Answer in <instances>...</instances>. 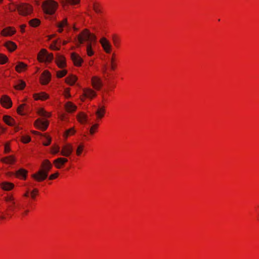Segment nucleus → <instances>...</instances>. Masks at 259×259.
Here are the masks:
<instances>
[{
    "mask_svg": "<svg viewBox=\"0 0 259 259\" xmlns=\"http://www.w3.org/2000/svg\"><path fill=\"white\" fill-rule=\"evenodd\" d=\"M52 167V164L48 160H45L41 163V168L36 173L32 175V177L37 182L45 180L48 176V172Z\"/></svg>",
    "mask_w": 259,
    "mask_h": 259,
    "instance_id": "1",
    "label": "nucleus"
},
{
    "mask_svg": "<svg viewBox=\"0 0 259 259\" xmlns=\"http://www.w3.org/2000/svg\"><path fill=\"white\" fill-rule=\"evenodd\" d=\"M77 40L79 46L82 44L84 41L94 45L96 42V36L94 34L90 33L88 30H84L78 35Z\"/></svg>",
    "mask_w": 259,
    "mask_h": 259,
    "instance_id": "2",
    "label": "nucleus"
},
{
    "mask_svg": "<svg viewBox=\"0 0 259 259\" xmlns=\"http://www.w3.org/2000/svg\"><path fill=\"white\" fill-rule=\"evenodd\" d=\"M58 4L53 0L45 1L42 5L44 12L49 15H53L55 13L58 7Z\"/></svg>",
    "mask_w": 259,
    "mask_h": 259,
    "instance_id": "3",
    "label": "nucleus"
},
{
    "mask_svg": "<svg viewBox=\"0 0 259 259\" xmlns=\"http://www.w3.org/2000/svg\"><path fill=\"white\" fill-rule=\"evenodd\" d=\"M16 9L20 14L25 16L29 14L32 10L31 6L27 4H22L14 8H10V10L12 11H15Z\"/></svg>",
    "mask_w": 259,
    "mask_h": 259,
    "instance_id": "4",
    "label": "nucleus"
},
{
    "mask_svg": "<svg viewBox=\"0 0 259 259\" xmlns=\"http://www.w3.org/2000/svg\"><path fill=\"white\" fill-rule=\"evenodd\" d=\"M37 58L40 62H51L53 59V55L49 54L45 49H41L38 54Z\"/></svg>",
    "mask_w": 259,
    "mask_h": 259,
    "instance_id": "5",
    "label": "nucleus"
},
{
    "mask_svg": "<svg viewBox=\"0 0 259 259\" xmlns=\"http://www.w3.org/2000/svg\"><path fill=\"white\" fill-rule=\"evenodd\" d=\"M73 151V147L70 144H66L62 146L60 154L62 156L68 157Z\"/></svg>",
    "mask_w": 259,
    "mask_h": 259,
    "instance_id": "6",
    "label": "nucleus"
},
{
    "mask_svg": "<svg viewBox=\"0 0 259 259\" xmlns=\"http://www.w3.org/2000/svg\"><path fill=\"white\" fill-rule=\"evenodd\" d=\"M101 46L106 53H110L112 49V46L110 42L105 38L102 37L100 40Z\"/></svg>",
    "mask_w": 259,
    "mask_h": 259,
    "instance_id": "7",
    "label": "nucleus"
},
{
    "mask_svg": "<svg viewBox=\"0 0 259 259\" xmlns=\"http://www.w3.org/2000/svg\"><path fill=\"white\" fill-rule=\"evenodd\" d=\"M49 125L47 120L42 121L40 119H37L34 122V125L37 128L44 131L47 130Z\"/></svg>",
    "mask_w": 259,
    "mask_h": 259,
    "instance_id": "8",
    "label": "nucleus"
},
{
    "mask_svg": "<svg viewBox=\"0 0 259 259\" xmlns=\"http://www.w3.org/2000/svg\"><path fill=\"white\" fill-rule=\"evenodd\" d=\"M1 103L3 107L6 108H9L12 105L11 99L7 95H4L2 97Z\"/></svg>",
    "mask_w": 259,
    "mask_h": 259,
    "instance_id": "9",
    "label": "nucleus"
},
{
    "mask_svg": "<svg viewBox=\"0 0 259 259\" xmlns=\"http://www.w3.org/2000/svg\"><path fill=\"white\" fill-rule=\"evenodd\" d=\"M67 161V159L63 157H59L55 159L53 162L56 168H61V167Z\"/></svg>",
    "mask_w": 259,
    "mask_h": 259,
    "instance_id": "10",
    "label": "nucleus"
},
{
    "mask_svg": "<svg viewBox=\"0 0 259 259\" xmlns=\"http://www.w3.org/2000/svg\"><path fill=\"white\" fill-rule=\"evenodd\" d=\"M71 59L74 64L76 66H80L83 62L82 59L78 55L74 53L71 54Z\"/></svg>",
    "mask_w": 259,
    "mask_h": 259,
    "instance_id": "11",
    "label": "nucleus"
},
{
    "mask_svg": "<svg viewBox=\"0 0 259 259\" xmlns=\"http://www.w3.org/2000/svg\"><path fill=\"white\" fill-rule=\"evenodd\" d=\"M65 108L67 112L72 113L76 110L77 107L72 103L68 102L65 104Z\"/></svg>",
    "mask_w": 259,
    "mask_h": 259,
    "instance_id": "12",
    "label": "nucleus"
},
{
    "mask_svg": "<svg viewBox=\"0 0 259 259\" xmlns=\"http://www.w3.org/2000/svg\"><path fill=\"white\" fill-rule=\"evenodd\" d=\"M56 61L59 67L64 68L66 66L65 59L63 56L58 55Z\"/></svg>",
    "mask_w": 259,
    "mask_h": 259,
    "instance_id": "13",
    "label": "nucleus"
},
{
    "mask_svg": "<svg viewBox=\"0 0 259 259\" xmlns=\"http://www.w3.org/2000/svg\"><path fill=\"white\" fill-rule=\"evenodd\" d=\"M51 74L48 70H45L41 74L39 81H50Z\"/></svg>",
    "mask_w": 259,
    "mask_h": 259,
    "instance_id": "14",
    "label": "nucleus"
},
{
    "mask_svg": "<svg viewBox=\"0 0 259 259\" xmlns=\"http://www.w3.org/2000/svg\"><path fill=\"white\" fill-rule=\"evenodd\" d=\"M16 31L14 29L11 27H7L5 28L2 31V34L4 36H7L14 34Z\"/></svg>",
    "mask_w": 259,
    "mask_h": 259,
    "instance_id": "15",
    "label": "nucleus"
},
{
    "mask_svg": "<svg viewBox=\"0 0 259 259\" xmlns=\"http://www.w3.org/2000/svg\"><path fill=\"white\" fill-rule=\"evenodd\" d=\"M33 97L35 100H45L49 98V95L44 92H41L38 94H34Z\"/></svg>",
    "mask_w": 259,
    "mask_h": 259,
    "instance_id": "16",
    "label": "nucleus"
},
{
    "mask_svg": "<svg viewBox=\"0 0 259 259\" xmlns=\"http://www.w3.org/2000/svg\"><path fill=\"white\" fill-rule=\"evenodd\" d=\"M1 187L4 190L10 191L13 188L14 184L10 182H5L1 184Z\"/></svg>",
    "mask_w": 259,
    "mask_h": 259,
    "instance_id": "17",
    "label": "nucleus"
},
{
    "mask_svg": "<svg viewBox=\"0 0 259 259\" xmlns=\"http://www.w3.org/2000/svg\"><path fill=\"white\" fill-rule=\"evenodd\" d=\"M84 95L88 98H92L96 96V93L92 90L86 88L83 90Z\"/></svg>",
    "mask_w": 259,
    "mask_h": 259,
    "instance_id": "18",
    "label": "nucleus"
},
{
    "mask_svg": "<svg viewBox=\"0 0 259 259\" xmlns=\"http://www.w3.org/2000/svg\"><path fill=\"white\" fill-rule=\"evenodd\" d=\"M105 112V107L99 106L97 110L95 112L96 115L98 118H102L104 115Z\"/></svg>",
    "mask_w": 259,
    "mask_h": 259,
    "instance_id": "19",
    "label": "nucleus"
},
{
    "mask_svg": "<svg viewBox=\"0 0 259 259\" xmlns=\"http://www.w3.org/2000/svg\"><path fill=\"white\" fill-rule=\"evenodd\" d=\"M5 46L11 52L14 51L17 48L16 45L11 41L6 42Z\"/></svg>",
    "mask_w": 259,
    "mask_h": 259,
    "instance_id": "20",
    "label": "nucleus"
},
{
    "mask_svg": "<svg viewBox=\"0 0 259 259\" xmlns=\"http://www.w3.org/2000/svg\"><path fill=\"white\" fill-rule=\"evenodd\" d=\"M1 160L7 164H12L15 162V160L13 156H10L3 158Z\"/></svg>",
    "mask_w": 259,
    "mask_h": 259,
    "instance_id": "21",
    "label": "nucleus"
},
{
    "mask_svg": "<svg viewBox=\"0 0 259 259\" xmlns=\"http://www.w3.org/2000/svg\"><path fill=\"white\" fill-rule=\"evenodd\" d=\"M87 54L89 56H92L94 54V52L92 49V44L91 43H87L86 45Z\"/></svg>",
    "mask_w": 259,
    "mask_h": 259,
    "instance_id": "22",
    "label": "nucleus"
},
{
    "mask_svg": "<svg viewBox=\"0 0 259 259\" xmlns=\"http://www.w3.org/2000/svg\"><path fill=\"white\" fill-rule=\"evenodd\" d=\"M27 65L23 62H19L15 67L18 72H22L26 69Z\"/></svg>",
    "mask_w": 259,
    "mask_h": 259,
    "instance_id": "23",
    "label": "nucleus"
},
{
    "mask_svg": "<svg viewBox=\"0 0 259 259\" xmlns=\"http://www.w3.org/2000/svg\"><path fill=\"white\" fill-rule=\"evenodd\" d=\"M77 118L79 122L84 123L87 120V116L83 113H80L77 115Z\"/></svg>",
    "mask_w": 259,
    "mask_h": 259,
    "instance_id": "24",
    "label": "nucleus"
},
{
    "mask_svg": "<svg viewBox=\"0 0 259 259\" xmlns=\"http://www.w3.org/2000/svg\"><path fill=\"white\" fill-rule=\"evenodd\" d=\"M67 20L66 18L63 19L61 22L57 24V26L59 28L58 31L62 32L63 31L62 28L65 26H67Z\"/></svg>",
    "mask_w": 259,
    "mask_h": 259,
    "instance_id": "25",
    "label": "nucleus"
},
{
    "mask_svg": "<svg viewBox=\"0 0 259 259\" xmlns=\"http://www.w3.org/2000/svg\"><path fill=\"white\" fill-rule=\"evenodd\" d=\"M4 120L9 125L12 126L15 124V120L10 116H5Z\"/></svg>",
    "mask_w": 259,
    "mask_h": 259,
    "instance_id": "26",
    "label": "nucleus"
},
{
    "mask_svg": "<svg viewBox=\"0 0 259 259\" xmlns=\"http://www.w3.org/2000/svg\"><path fill=\"white\" fill-rule=\"evenodd\" d=\"M27 171L24 169H20L17 171V175L18 177H21L22 178L25 179Z\"/></svg>",
    "mask_w": 259,
    "mask_h": 259,
    "instance_id": "27",
    "label": "nucleus"
},
{
    "mask_svg": "<svg viewBox=\"0 0 259 259\" xmlns=\"http://www.w3.org/2000/svg\"><path fill=\"white\" fill-rule=\"evenodd\" d=\"M24 110L27 111V110L26 109V105L25 104H22L18 107V108L17 109V112L19 114L24 115V113L23 112Z\"/></svg>",
    "mask_w": 259,
    "mask_h": 259,
    "instance_id": "28",
    "label": "nucleus"
},
{
    "mask_svg": "<svg viewBox=\"0 0 259 259\" xmlns=\"http://www.w3.org/2000/svg\"><path fill=\"white\" fill-rule=\"evenodd\" d=\"M93 9L94 10V11L97 13H101L102 11L100 8V6L99 3H94L93 5Z\"/></svg>",
    "mask_w": 259,
    "mask_h": 259,
    "instance_id": "29",
    "label": "nucleus"
},
{
    "mask_svg": "<svg viewBox=\"0 0 259 259\" xmlns=\"http://www.w3.org/2000/svg\"><path fill=\"white\" fill-rule=\"evenodd\" d=\"M75 130H74V127L70 128L65 132L64 134V137L66 138H67L69 136L73 135L75 134Z\"/></svg>",
    "mask_w": 259,
    "mask_h": 259,
    "instance_id": "30",
    "label": "nucleus"
},
{
    "mask_svg": "<svg viewBox=\"0 0 259 259\" xmlns=\"http://www.w3.org/2000/svg\"><path fill=\"white\" fill-rule=\"evenodd\" d=\"M38 113L39 115L45 117H49L50 116V113L49 112H47L45 110H44L43 109H40L38 111Z\"/></svg>",
    "mask_w": 259,
    "mask_h": 259,
    "instance_id": "31",
    "label": "nucleus"
},
{
    "mask_svg": "<svg viewBox=\"0 0 259 259\" xmlns=\"http://www.w3.org/2000/svg\"><path fill=\"white\" fill-rule=\"evenodd\" d=\"M5 200L8 203H11L13 205H16V203L14 201V198L12 195H8L5 197Z\"/></svg>",
    "mask_w": 259,
    "mask_h": 259,
    "instance_id": "32",
    "label": "nucleus"
},
{
    "mask_svg": "<svg viewBox=\"0 0 259 259\" xmlns=\"http://www.w3.org/2000/svg\"><path fill=\"white\" fill-rule=\"evenodd\" d=\"M26 86L25 82H19L17 84L14 85V87L17 90H22Z\"/></svg>",
    "mask_w": 259,
    "mask_h": 259,
    "instance_id": "33",
    "label": "nucleus"
},
{
    "mask_svg": "<svg viewBox=\"0 0 259 259\" xmlns=\"http://www.w3.org/2000/svg\"><path fill=\"white\" fill-rule=\"evenodd\" d=\"M40 21L38 19H33L29 21V24L31 26L36 27L39 24Z\"/></svg>",
    "mask_w": 259,
    "mask_h": 259,
    "instance_id": "34",
    "label": "nucleus"
},
{
    "mask_svg": "<svg viewBox=\"0 0 259 259\" xmlns=\"http://www.w3.org/2000/svg\"><path fill=\"white\" fill-rule=\"evenodd\" d=\"M92 84L93 87L96 90H99L102 86V82H92Z\"/></svg>",
    "mask_w": 259,
    "mask_h": 259,
    "instance_id": "35",
    "label": "nucleus"
},
{
    "mask_svg": "<svg viewBox=\"0 0 259 259\" xmlns=\"http://www.w3.org/2000/svg\"><path fill=\"white\" fill-rule=\"evenodd\" d=\"M112 40L115 46L118 47L120 42L119 38L115 35H114L112 36Z\"/></svg>",
    "mask_w": 259,
    "mask_h": 259,
    "instance_id": "36",
    "label": "nucleus"
},
{
    "mask_svg": "<svg viewBox=\"0 0 259 259\" xmlns=\"http://www.w3.org/2000/svg\"><path fill=\"white\" fill-rule=\"evenodd\" d=\"M8 59L6 56L3 54H0V64H5L7 62Z\"/></svg>",
    "mask_w": 259,
    "mask_h": 259,
    "instance_id": "37",
    "label": "nucleus"
},
{
    "mask_svg": "<svg viewBox=\"0 0 259 259\" xmlns=\"http://www.w3.org/2000/svg\"><path fill=\"white\" fill-rule=\"evenodd\" d=\"M67 71L65 70H60L57 72V75L58 78H61L65 75Z\"/></svg>",
    "mask_w": 259,
    "mask_h": 259,
    "instance_id": "38",
    "label": "nucleus"
},
{
    "mask_svg": "<svg viewBox=\"0 0 259 259\" xmlns=\"http://www.w3.org/2000/svg\"><path fill=\"white\" fill-rule=\"evenodd\" d=\"M60 151V148L58 146H56L52 148V152L54 154H56Z\"/></svg>",
    "mask_w": 259,
    "mask_h": 259,
    "instance_id": "39",
    "label": "nucleus"
},
{
    "mask_svg": "<svg viewBox=\"0 0 259 259\" xmlns=\"http://www.w3.org/2000/svg\"><path fill=\"white\" fill-rule=\"evenodd\" d=\"M83 146L82 145H79L77 147V148L76 149V154L78 156H79L81 154L82 151L83 150Z\"/></svg>",
    "mask_w": 259,
    "mask_h": 259,
    "instance_id": "40",
    "label": "nucleus"
},
{
    "mask_svg": "<svg viewBox=\"0 0 259 259\" xmlns=\"http://www.w3.org/2000/svg\"><path fill=\"white\" fill-rule=\"evenodd\" d=\"M114 54H113L112 57L111 58V60H110V63H111L110 67H111V69L112 70H114L116 67L115 64L114 63Z\"/></svg>",
    "mask_w": 259,
    "mask_h": 259,
    "instance_id": "41",
    "label": "nucleus"
},
{
    "mask_svg": "<svg viewBox=\"0 0 259 259\" xmlns=\"http://www.w3.org/2000/svg\"><path fill=\"white\" fill-rule=\"evenodd\" d=\"M38 193V190L37 189H33L31 192H30V196L32 199H35L36 195Z\"/></svg>",
    "mask_w": 259,
    "mask_h": 259,
    "instance_id": "42",
    "label": "nucleus"
},
{
    "mask_svg": "<svg viewBox=\"0 0 259 259\" xmlns=\"http://www.w3.org/2000/svg\"><path fill=\"white\" fill-rule=\"evenodd\" d=\"M31 140V138L29 136H23L22 138V141L23 143H27L28 142H29Z\"/></svg>",
    "mask_w": 259,
    "mask_h": 259,
    "instance_id": "43",
    "label": "nucleus"
},
{
    "mask_svg": "<svg viewBox=\"0 0 259 259\" xmlns=\"http://www.w3.org/2000/svg\"><path fill=\"white\" fill-rule=\"evenodd\" d=\"M45 138L47 140V141L46 142H44V145L45 146H48V145H49L50 144V143H51V138H50L49 137H47V136H45Z\"/></svg>",
    "mask_w": 259,
    "mask_h": 259,
    "instance_id": "44",
    "label": "nucleus"
},
{
    "mask_svg": "<svg viewBox=\"0 0 259 259\" xmlns=\"http://www.w3.org/2000/svg\"><path fill=\"white\" fill-rule=\"evenodd\" d=\"M79 0H66V3L71 5H75L79 3Z\"/></svg>",
    "mask_w": 259,
    "mask_h": 259,
    "instance_id": "45",
    "label": "nucleus"
},
{
    "mask_svg": "<svg viewBox=\"0 0 259 259\" xmlns=\"http://www.w3.org/2000/svg\"><path fill=\"white\" fill-rule=\"evenodd\" d=\"M98 124H95L90 128V132L91 134H94L95 133L94 129H96L98 127Z\"/></svg>",
    "mask_w": 259,
    "mask_h": 259,
    "instance_id": "46",
    "label": "nucleus"
},
{
    "mask_svg": "<svg viewBox=\"0 0 259 259\" xmlns=\"http://www.w3.org/2000/svg\"><path fill=\"white\" fill-rule=\"evenodd\" d=\"M59 176V173L58 172L54 174H52L50 176L49 179V180H53V179H56V178H57V177Z\"/></svg>",
    "mask_w": 259,
    "mask_h": 259,
    "instance_id": "47",
    "label": "nucleus"
},
{
    "mask_svg": "<svg viewBox=\"0 0 259 259\" xmlns=\"http://www.w3.org/2000/svg\"><path fill=\"white\" fill-rule=\"evenodd\" d=\"M10 151L9 144L7 143L5 145V152L8 153Z\"/></svg>",
    "mask_w": 259,
    "mask_h": 259,
    "instance_id": "48",
    "label": "nucleus"
},
{
    "mask_svg": "<svg viewBox=\"0 0 259 259\" xmlns=\"http://www.w3.org/2000/svg\"><path fill=\"white\" fill-rule=\"evenodd\" d=\"M64 96L67 98H69L70 97L69 90L67 89H66L64 91Z\"/></svg>",
    "mask_w": 259,
    "mask_h": 259,
    "instance_id": "49",
    "label": "nucleus"
},
{
    "mask_svg": "<svg viewBox=\"0 0 259 259\" xmlns=\"http://www.w3.org/2000/svg\"><path fill=\"white\" fill-rule=\"evenodd\" d=\"M77 79V78L76 77V76L72 75L70 76V78L69 80H66L65 81H76Z\"/></svg>",
    "mask_w": 259,
    "mask_h": 259,
    "instance_id": "50",
    "label": "nucleus"
},
{
    "mask_svg": "<svg viewBox=\"0 0 259 259\" xmlns=\"http://www.w3.org/2000/svg\"><path fill=\"white\" fill-rule=\"evenodd\" d=\"M9 203V207L12 211H14L15 205H13L11 203Z\"/></svg>",
    "mask_w": 259,
    "mask_h": 259,
    "instance_id": "51",
    "label": "nucleus"
},
{
    "mask_svg": "<svg viewBox=\"0 0 259 259\" xmlns=\"http://www.w3.org/2000/svg\"><path fill=\"white\" fill-rule=\"evenodd\" d=\"M51 48L52 49L54 50H59V49L56 46H55V45H52L51 46Z\"/></svg>",
    "mask_w": 259,
    "mask_h": 259,
    "instance_id": "52",
    "label": "nucleus"
},
{
    "mask_svg": "<svg viewBox=\"0 0 259 259\" xmlns=\"http://www.w3.org/2000/svg\"><path fill=\"white\" fill-rule=\"evenodd\" d=\"M92 81H101L100 79H98L97 78V77H94L92 80Z\"/></svg>",
    "mask_w": 259,
    "mask_h": 259,
    "instance_id": "53",
    "label": "nucleus"
},
{
    "mask_svg": "<svg viewBox=\"0 0 259 259\" xmlns=\"http://www.w3.org/2000/svg\"><path fill=\"white\" fill-rule=\"evenodd\" d=\"M25 27V25H23L21 26V30L22 32L24 31V28Z\"/></svg>",
    "mask_w": 259,
    "mask_h": 259,
    "instance_id": "54",
    "label": "nucleus"
},
{
    "mask_svg": "<svg viewBox=\"0 0 259 259\" xmlns=\"http://www.w3.org/2000/svg\"><path fill=\"white\" fill-rule=\"evenodd\" d=\"M29 196V192L27 191L24 194V196L28 197Z\"/></svg>",
    "mask_w": 259,
    "mask_h": 259,
    "instance_id": "55",
    "label": "nucleus"
},
{
    "mask_svg": "<svg viewBox=\"0 0 259 259\" xmlns=\"http://www.w3.org/2000/svg\"><path fill=\"white\" fill-rule=\"evenodd\" d=\"M4 131V128L0 125V134Z\"/></svg>",
    "mask_w": 259,
    "mask_h": 259,
    "instance_id": "56",
    "label": "nucleus"
},
{
    "mask_svg": "<svg viewBox=\"0 0 259 259\" xmlns=\"http://www.w3.org/2000/svg\"><path fill=\"white\" fill-rule=\"evenodd\" d=\"M32 133L34 134L40 135V133L39 132H36V131H33Z\"/></svg>",
    "mask_w": 259,
    "mask_h": 259,
    "instance_id": "57",
    "label": "nucleus"
},
{
    "mask_svg": "<svg viewBox=\"0 0 259 259\" xmlns=\"http://www.w3.org/2000/svg\"><path fill=\"white\" fill-rule=\"evenodd\" d=\"M19 129H20V128H19V127L18 126H16V127H15V131H16V132L18 131L19 130Z\"/></svg>",
    "mask_w": 259,
    "mask_h": 259,
    "instance_id": "58",
    "label": "nucleus"
},
{
    "mask_svg": "<svg viewBox=\"0 0 259 259\" xmlns=\"http://www.w3.org/2000/svg\"><path fill=\"white\" fill-rule=\"evenodd\" d=\"M67 44V41H65V40L63 41V44L64 45H66V44Z\"/></svg>",
    "mask_w": 259,
    "mask_h": 259,
    "instance_id": "59",
    "label": "nucleus"
},
{
    "mask_svg": "<svg viewBox=\"0 0 259 259\" xmlns=\"http://www.w3.org/2000/svg\"><path fill=\"white\" fill-rule=\"evenodd\" d=\"M42 83V84H47L48 82L45 81V82H41Z\"/></svg>",
    "mask_w": 259,
    "mask_h": 259,
    "instance_id": "60",
    "label": "nucleus"
},
{
    "mask_svg": "<svg viewBox=\"0 0 259 259\" xmlns=\"http://www.w3.org/2000/svg\"><path fill=\"white\" fill-rule=\"evenodd\" d=\"M28 212V210H26L25 211V212H24V213H25V214H26Z\"/></svg>",
    "mask_w": 259,
    "mask_h": 259,
    "instance_id": "61",
    "label": "nucleus"
},
{
    "mask_svg": "<svg viewBox=\"0 0 259 259\" xmlns=\"http://www.w3.org/2000/svg\"><path fill=\"white\" fill-rule=\"evenodd\" d=\"M5 218V217H4V216H2V217L0 218V219H4Z\"/></svg>",
    "mask_w": 259,
    "mask_h": 259,
    "instance_id": "62",
    "label": "nucleus"
},
{
    "mask_svg": "<svg viewBox=\"0 0 259 259\" xmlns=\"http://www.w3.org/2000/svg\"><path fill=\"white\" fill-rule=\"evenodd\" d=\"M74 30H76V28L75 27H74Z\"/></svg>",
    "mask_w": 259,
    "mask_h": 259,
    "instance_id": "63",
    "label": "nucleus"
},
{
    "mask_svg": "<svg viewBox=\"0 0 259 259\" xmlns=\"http://www.w3.org/2000/svg\"><path fill=\"white\" fill-rule=\"evenodd\" d=\"M3 0H0V3L2 2Z\"/></svg>",
    "mask_w": 259,
    "mask_h": 259,
    "instance_id": "64",
    "label": "nucleus"
}]
</instances>
